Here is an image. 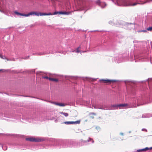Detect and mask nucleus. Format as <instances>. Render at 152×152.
Instances as JSON below:
<instances>
[{
	"label": "nucleus",
	"mask_w": 152,
	"mask_h": 152,
	"mask_svg": "<svg viewBox=\"0 0 152 152\" xmlns=\"http://www.w3.org/2000/svg\"><path fill=\"white\" fill-rule=\"evenodd\" d=\"M14 13L15 14L17 15H18L20 16H24L25 17H28L30 15H35L37 16H39V15L41 16L43 15H52V14L50 12L49 13H42L40 12H38L36 11L31 12L29 13L28 14H26L20 13L17 11L15 12Z\"/></svg>",
	"instance_id": "f257e3e1"
},
{
	"label": "nucleus",
	"mask_w": 152,
	"mask_h": 152,
	"mask_svg": "<svg viewBox=\"0 0 152 152\" xmlns=\"http://www.w3.org/2000/svg\"><path fill=\"white\" fill-rule=\"evenodd\" d=\"M26 140L31 142H41L44 141L45 140L44 138H41L30 137L26 138Z\"/></svg>",
	"instance_id": "f03ea898"
},
{
	"label": "nucleus",
	"mask_w": 152,
	"mask_h": 152,
	"mask_svg": "<svg viewBox=\"0 0 152 152\" xmlns=\"http://www.w3.org/2000/svg\"><path fill=\"white\" fill-rule=\"evenodd\" d=\"M100 81L101 82H102L104 83H111L115 82V80H109L108 79H101L100 80Z\"/></svg>",
	"instance_id": "7ed1b4c3"
},
{
	"label": "nucleus",
	"mask_w": 152,
	"mask_h": 152,
	"mask_svg": "<svg viewBox=\"0 0 152 152\" xmlns=\"http://www.w3.org/2000/svg\"><path fill=\"white\" fill-rule=\"evenodd\" d=\"M80 123V120L77 121H66L64 123L66 124H79Z\"/></svg>",
	"instance_id": "20e7f679"
},
{
	"label": "nucleus",
	"mask_w": 152,
	"mask_h": 152,
	"mask_svg": "<svg viewBox=\"0 0 152 152\" xmlns=\"http://www.w3.org/2000/svg\"><path fill=\"white\" fill-rule=\"evenodd\" d=\"M49 102L54 104L55 105H58L60 106H64L65 105L63 103H57L53 102Z\"/></svg>",
	"instance_id": "39448f33"
},
{
	"label": "nucleus",
	"mask_w": 152,
	"mask_h": 152,
	"mask_svg": "<svg viewBox=\"0 0 152 152\" xmlns=\"http://www.w3.org/2000/svg\"><path fill=\"white\" fill-rule=\"evenodd\" d=\"M128 105L127 104H118L119 107H124Z\"/></svg>",
	"instance_id": "423d86ee"
},
{
	"label": "nucleus",
	"mask_w": 152,
	"mask_h": 152,
	"mask_svg": "<svg viewBox=\"0 0 152 152\" xmlns=\"http://www.w3.org/2000/svg\"><path fill=\"white\" fill-rule=\"evenodd\" d=\"M140 3H135L132 4L131 3H129L128 4H126L125 5L126 6H134L137 4H140Z\"/></svg>",
	"instance_id": "0eeeda50"
},
{
	"label": "nucleus",
	"mask_w": 152,
	"mask_h": 152,
	"mask_svg": "<svg viewBox=\"0 0 152 152\" xmlns=\"http://www.w3.org/2000/svg\"><path fill=\"white\" fill-rule=\"evenodd\" d=\"M149 150V148H145L140 149L137 150L138 152H140L142 151H145Z\"/></svg>",
	"instance_id": "6e6552de"
},
{
	"label": "nucleus",
	"mask_w": 152,
	"mask_h": 152,
	"mask_svg": "<svg viewBox=\"0 0 152 152\" xmlns=\"http://www.w3.org/2000/svg\"><path fill=\"white\" fill-rule=\"evenodd\" d=\"M81 141L82 142H89L91 141H92V142H94L93 140L92 139L90 138H89V139L87 140H83L82 139L81 140Z\"/></svg>",
	"instance_id": "1a4fd4ad"
},
{
	"label": "nucleus",
	"mask_w": 152,
	"mask_h": 152,
	"mask_svg": "<svg viewBox=\"0 0 152 152\" xmlns=\"http://www.w3.org/2000/svg\"><path fill=\"white\" fill-rule=\"evenodd\" d=\"M49 80H51L53 81H55L56 82H58V79L53 78L50 77L49 78Z\"/></svg>",
	"instance_id": "9d476101"
},
{
	"label": "nucleus",
	"mask_w": 152,
	"mask_h": 152,
	"mask_svg": "<svg viewBox=\"0 0 152 152\" xmlns=\"http://www.w3.org/2000/svg\"><path fill=\"white\" fill-rule=\"evenodd\" d=\"M96 115V114L94 113H91L89 114V115L90 117L92 118H94V116Z\"/></svg>",
	"instance_id": "9b49d317"
},
{
	"label": "nucleus",
	"mask_w": 152,
	"mask_h": 152,
	"mask_svg": "<svg viewBox=\"0 0 152 152\" xmlns=\"http://www.w3.org/2000/svg\"><path fill=\"white\" fill-rule=\"evenodd\" d=\"M129 3H130L129 1H123V5L125 6H126L125 5L126 4H128Z\"/></svg>",
	"instance_id": "f8f14e48"
},
{
	"label": "nucleus",
	"mask_w": 152,
	"mask_h": 152,
	"mask_svg": "<svg viewBox=\"0 0 152 152\" xmlns=\"http://www.w3.org/2000/svg\"><path fill=\"white\" fill-rule=\"evenodd\" d=\"M58 14H60L68 15L69 13L66 12H58Z\"/></svg>",
	"instance_id": "ddd939ff"
},
{
	"label": "nucleus",
	"mask_w": 152,
	"mask_h": 152,
	"mask_svg": "<svg viewBox=\"0 0 152 152\" xmlns=\"http://www.w3.org/2000/svg\"><path fill=\"white\" fill-rule=\"evenodd\" d=\"M59 113L61 114H62L65 117H67L68 115V114L67 113H64L63 112H60Z\"/></svg>",
	"instance_id": "4468645a"
},
{
	"label": "nucleus",
	"mask_w": 152,
	"mask_h": 152,
	"mask_svg": "<svg viewBox=\"0 0 152 152\" xmlns=\"http://www.w3.org/2000/svg\"><path fill=\"white\" fill-rule=\"evenodd\" d=\"M146 29L148 31H152V26L147 28Z\"/></svg>",
	"instance_id": "2eb2a0df"
},
{
	"label": "nucleus",
	"mask_w": 152,
	"mask_h": 152,
	"mask_svg": "<svg viewBox=\"0 0 152 152\" xmlns=\"http://www.w3.org/2000/svg\"><path fill=\"white\" fill-rule=\"evenodd\" d=\"M80 46H79L77 48V49H76V52L77 53H79L80 52V51L79 50V49H80Z\"/></svg>",
	"instance_id": "dca6fc26"
},
{
	"label": "nucleus",
	"mask_w": 152,
	"mask_h": 152,
	"mask_svg": "<svg viewBox=\"0 0 152 152\" xmlns=\"http://www.w3.org/2000/svg\"><path fill=\"white\" fill-rule=\"evenodd\" d=\"M149 2L148 1H145V2H143L142 3H140V4H145L146 3H147V2Z\"/></svg>",
	"instance_id": "f3484780"
},
{
	"label": "nucleus",
	"mask_w": 152,
	"mask_h": 152,
	"mask_svg": "<svg viewBox=\"0 0 152 152\" xmlns=\"http://www.w3.org/2000/svg\"><path fill=\"white\" fill-rule=\"evenodd\" d=\"M118 104L114 105L113 106V107H117V108H118V107H119V106H118Z\"/></svg>",
	"instance_id": "a211bd4d"
},
{
	"label": "nucleus",
	"mask_w": 152,
	"mask_h": 152,
	"mask_svg": "<svg viewBox=\"0 0 152 152\" xmlns=\"http://www.w3.org/2000/svg\"><path fill=\"white\" fill-rule=\"evenodd\" d=\"M43 78H45V79H49V78H50V77H48L47 76H45V77H43Z\"/></svg>",
	"instance_id": "6ab92c4d"
},
{
	"label": "nucleus",
	"mask_w": 152,
	"mask_h": 152,
	"mask_svg": "<svg viewBox=\"0 0 152 152\" xmlns=\"http://www.w3.org/2000/svg\"><path fill=\"white\" fill-rule=\"evenodd\" d=\"M58 14V12H54L53 13V15H56L57 14Z\"/></svg>",
	"instance_id": "aec40b11"
},
{
	"label": "nucleus",
	"mask_w": 152,
	"mask_h": 152,
	"mask_svg": "<svg viewBox=\"0 0 152 152\" xmlns=\"http://www.w3.org/2000/svg\"><path fill=\"white\" fill-rule=\"evenodd\" d=\"M3 58H4V59H7L8 61L9 60L8 59V58L6 57H5V56H3Z\"/></svg>",
	"instance_id": "412c9836"
},
{
	"label": "nucleus",
	"mask_w": 152,
	"mask_h": 152,
	"mask_svg": "<svg viewBox=\"0 0 152 152\" xmlns=\"http://www.w3.org/2000/svg\"><path fill=\"white\" fill-rule=\"evenodd\" d=\"M0 57L1 58H3V56L2 55H1L0 54Z\"/></svg>",
	"instance_id": "4be33fe9"
},
{
	"label": "nucleus",
	"mask_w": 152,
	"mask_h": 152,
	"mask_svg": "<svg viewBox=\"0 0 152 152\" xmlns=\"http://www.w3.org/2000/svg\"><path fill=\"white\" fill-rule=\"evenodd\" d=\"M142 32H147V31L146 30H142Z\"/></svg>",
	"instance_id": "5701e85b"
},
{
	"label": "nucleus",
	"mask_w": 152,
	"mask_h": 152,
	"mask_svg": "<svg viewBox=\"0 0 152 152\" xmlns=\"http://www.w3.org/2000/svg\"><path fill=\"white\" fill-rule=\"evenodd\" d=\"M149 148V149H150V150L152 149V147H151L150 148Z\"/></svg>",
	"instance_id": "b1692460"
},
{
	"label": "nucleus",
	"mask_w": 152,
	"mask_h": 152,
	"mask_svg": "<svg viewBox=\"0 0 152 152\" xmlns=\"http://www.w3.org/2000/svg\"><path fill=\"white\" fill-rule=\"evenodd\" d=\"M0 71H1V70H0Z\"/></svg>",
	"instance_id": "393cba45"
}]
</instances>
